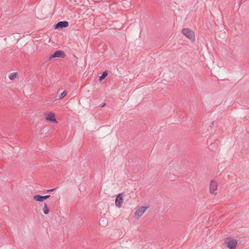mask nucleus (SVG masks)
<instances>
[{"mask_svg": "<svg viewBox=\"0 0 249 249\" xmlns=\"http://www.w3.org/2000/svg\"><path fill=\"white\" fill-rule=\"evenodd\" d=\"M65 56L64 53L62 51H58L55 52L53 55H50V58H64Z\"/></svg>", "mask_w": 249, "mask_h": 249, "instance_id": "8", "label": "nucleus"}, {"mask_svg": "<svg viewBox=\"0 0 249 249\" xmlns=\"http://www.w3.org/2000/svg\"><path fill=\"white\" fill-rule=\"evenodd\" d=\"M53 190H54V189H53L49 190H48L47 191H48V192H52V191H53Z\"/></svg>", "mask_w": 249, "mask_h": 249, "instance_id": "14", "label": "nucleus"}, {"mask_svg": "<svg viewBox=\"0 0 249 249\" xmlns=\"http://www.w3.org/2000/svg\"><path fill=\"white\" fill-rule=\"evenodd\" d=\"M69 26V23L68 21H60L57 23L55 26V29L63 28L67 27Z\"/></svg>", "mask_w": 249, "mask_h": 249, "instance_id": "9", "label": "nucleus"}, {"mask_svg": "<svg viewBox=\"0 0 249 249\" xmlns=\"http://www.w3.org/2000/svg\"><path fill=\"white\" fill-rule=\"evenodd\" d=\"M181 33L191 42H194L195 41V33L193 30L189 28H184L182 30Z\"/></svg>", "mask_w": 249, "mask_h": 249, "instance_id": "2", "label": "nucleus"}, {"mask_svg": "<svg viewBox=\"0 0 249 249\" xmlns=\"http://www.w3.org/2000/svg\"><path fill=\"white\" fill-rule=\"evenodd\" d=\"M67 95V92L66 91H63L62 93H61L59 95V98L60 99H62L65 97Z\"/></svg>", "mask_w": 249, "mask_h": 249, "instance_id": "13", "label": "nucleus"}, {"mask_svg": "<svg viewBox=\"0 0 249 249\" xmlns=\"http://www.w3.org/2000/svg\"><path fill=\"white\" fill-rule=\"evenodd\" d=\"M107 75V72H106V71H105L103 72V73L102 74V75L99 77V81H102L104 79H105Z\"/></svg>", "mask_w": 249, "mask_h": 249, "instance_id": "12", "label": "nucleus"}, {"mask_svg": "<svg viewBox=\"0 0 249 249\" xmlns=\"http://www.w3.org/2000/svg\"><path fill=\"white\" fill-rule=\"evenodd\" d=\"M17 72H12L8 74V78L11 80H14L17 78Z\"/></svg>", "mask_w": 249, "mask_h": 249, "instance_id": "11", "label": "nucleus"}, {"mask_svg": "<svg viewBox=\"0 0 249 249\" xmlns=\"http://www.w3.org/2000/svg\"><path fill=\"white\" fill-rule=\"evenodd\" d=\"M148 206H139L137 207L133 214V218L135 220H139L149 209Z\"/></svg>", "mask_w": 249, "mask_h": 249, "instance_id": "1", "label": "nucleus"}, {"mask_svg": "<svg viewBox=\"0 0 249 249\" xmlns=\"http://www.w3.org/2000/svg\"><path fill=\"white\" fill-rule=\"evenodd\" d=\"M50 196V195L44 196L39 195H36L33 196V199L36 202H42L49 198Z\"/></svg>", "mask_w": 249, "mask_h": 249, "instance_id": "7", "label": "nucleus"}, {"mask_svg": "<svg viewBox=\"0 0 249 249\" xmlns=\"http://www.w3.org/2000/svg\"><path fill=\"white\" fill-rule=\"evenodd\" d=\"M225 244L229 249H236L237 241L235 239H227L225 241Z\"/></svg>", "mask_w": 249, "mask_h": 249, "instance_id": "5", "label": "nucleus"}, {"mask_svg": "<svg viewBox=\"0 0 249 249\" xmlns=\"http://www.w3.org/2000/svg\"><path fill=\"white\" fill-rule=\"evenodd\" d=\"M42 211L45 214H48L50 210L46 203H44L42 207Z\"/></svg>", "mask_w": 249, "mask_h": 249, "instance_id": "10", "label": "nucleus"}, {"mask_svg": "<svg viewBox=\"0 0 249 249\" xmlns=\"http://www.w3.org/2000/svg\"><path fill=\"white\" fill-rule=\"evenodd\" d=\"M124 203V194L121 193L118 195L115 199V205L118 208H121Z\"/></svg>", "mask_w": 249, "mask_h": 249, "instance_id": "6", "label": "nucleus"}, {"mask_svg": "<svg viewBox=\"0 0 249 249\" xmlns=\"http://www.w3.org/2000/svg\"><path fill=\"white\" fill-rule=\"evenodd\" d=\"M45 119L46 121L51 122L53 123H57V121L55 119V114L52 111L45 113Z\"/></svg>", "mask_w": 249, "mask_h": 249, "instance_id": "4", "label": "nucleus"}, {"mask_svg": "<svg viewBox=\"0 0 249 249\" xmlns=\"http://www.w3.org/2000/svg\"><path fill=\"white\" fill-rule=\"evenodd\" d=\"M218 189V183L215 180H211L209 184V192L213 195H217V191Z\"/></svg>", "mask_w": 249, "mask_h": 249, "instance_id": "3", "label": "nucleus"}]
</instances>
